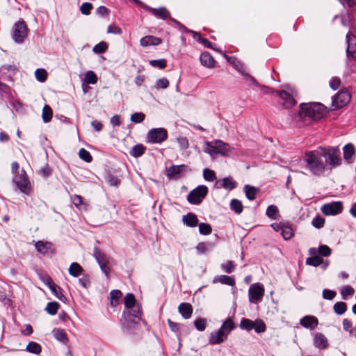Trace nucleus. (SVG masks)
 Returning a JSON list of instances; mask_svg holds the SVG:
<instances>
[{
	"label": "nucleus",
	"instance_id": "nucleus-1",
	"mask_svg": "<svg viewBox=\"0 0 356 356\" xmlns=\"http://www.w3.org/2000/svg\"><path fill=\"white\" fill-rule=\"evenodd\" d=\"M327 113V107L319 102L302 103L300 105V116L314 121L322 119Z\"/></svg>",
	"mask_w": 356,
	"mask_h": 356
},
{
	"label": "nucleus",
	"instance_id": "nucleus-2",
	"mask_svg": "<svg viewBox=\"0 0 356 356\" xmlns=\"http://www.w3.org/2000/svg\"><path fill=\"white\" fill-rule=\"evenodd\" d=\"M142 309L141 306L137 305L131 309L124 310L121 319V325L123 330H132L138 325L141 321Z\"/></svg>",
	"mask_w": 356,
	"mask_h": 356
},
{
	"label": "nucleus",
	"instance_id": "nucleus-3",
	"mask_svg": "<svg viewBox=\"0 0 356 356\" xmlns=\"http://www.w3.org/2000/svg\"><path fill=\"white\" fill-rule=\"evenodd\" d=\"M305 162L306 168L313 175L320 177L323 175L325 165L320 153L316 151L307 152Z\"/></svg>",
	"mask_w": 356,
	"mask_h": 356
},
{
	"label": "nucleus",
	"instance_id": "nucleus-4",
	"mask_svg": "<svg viewBox=\"0 0 356 356\" xmlns=\"http://www.w3.org/2000/svg\"><path fill=\"white\" fill-rule=\"evenodd\" d=\"M321 157L325 160L326 164L330 169L339 166L341 164V151L339 147H321Z\"/></svg>",
	"mask_w": 356,
	"mask_h": 356
},
{
	"label": "nucleus",
	"instance_id": "nucleus-5",
	"mask_svg": "<svg viewBox=\"0 0 356 356\" xmlns=\"http://www.w3.org/2000/svg\"><path fill=\"white\" fill-rule=\"evenodd\" d=\"M13 182L22 193L30 195L31 193V186L26 172L22 169L19 174L15 175L13 178Z\"/></svg>",
	"mask_w": 356,
	"mask_h": 356
},
{
	"label": "nucleus",
	"instance_id": "nucleus-6",
	"mask_svg": "<svg viewBox=\"0 0 356 356\" xmlns=\"http://www.w3.org/2000/svg\"><path fill=\"white\" fill-rule=\"evenodd\" d=\"M209 192L207 186L200 185L192 190L187 195L188 202L194 205H199L206 197Z\"/></svg>",
	"mask_w": 356,
	"mask_h": 356
},
{
	"label": "nucleus",
	"instance_id": "nucleus-7",
	"mask_svg": "<svg viewBox=\"0 0 356 356\" xmlns=\"http://www.w3.org/2000/svg\"><path fill=\"white\" fill-rule=\"evenodd\" d=\"M168 131L164 128H152L147 134V141L151 143L161 144L168 138Z\"/></svg>",
	"mask_w": 356,
	"mask_h": 356
},
{
	"label": "nucleus",
	"instance_id": "nucleus-8",
	"mask_svg": "<svg viewBox=\"0 0 356 356\" xmlns=\"http://www.w3.org/2000/svg\"><path fill=\"white\" fill-rule=\"evenodd\" d=\"M27 26L22 19L15 23L13 29V40L17 44H22L27 36Z\"/></svg>",
	"mask_w": 356,
	"mask_h": 356
},
{
	"label": "nucleus",
	"instance_id": "nucleus-9",
	"mask_svg": "<svg viewBox=\"0 0 356 356\" xmlns=\"http://www.w3.org/2000/svg\"><path fill=\"white\" fill-rule=\"evenodd\" d=\"M350 94L347 90H340L332 98V110H338L346 106L350 101Z\"/></svg>",
	"mask_w": 356,
	"mask_h": 356
},
{
	"label": "nucleus",
	"instance_id": "nucleus-10",
	"mask_svg": "<svg viewBox=\"0 0 356 356\" xmlns=\"http://www.w3.org/2000/svg\"><path fill=\"white\" fill-rule=\"evenodd\" d=\"M264 294V287L261 283L252 284L248 290L249 301L257 304L262 300Z\"/></svg>",
	"mask_w": 356,
	"mask_h": 356
},
{
	"label": "nucleus",
	"instance_id": "nucleus-11",
	"mask_svg": "<svg viewBox=\"0 0 356 356\" xmlns=\"http://www.w3.org/2000/svg\"><path fill=\"white\" fill-rule=\"evenodd\" d=\"M270 227L277 232H280L284 240H289L294 236V232L291 225L288 222H280L273 223Z\"/></svg>",
	"mask_w": 356,
	"mask_h": 356
},
{
	"label": "nucleus",
	"instance_id": "nucleus-12",
	"mask_svg": "<svg viewBox=\"0 0 356 356\" xmlns=\"http://www.w3.org/2000/svg\"><path fill=\"white\" fill-rule=\"evenodd\" d=\"M343 208L342 202L337 201L323 204L321 210L325 216H335L341 213Z\"/></svg>",
	"mask_w": 356,
	"mask_h": 356
},
{
	"label": "nucleus",
	"instance_id": "nucleus-13",
	"mask_svg": "<svg viewBox=\"0 0 356 356\" xmlns=\"http://www.w3.org/2000/svg\"><path fill=\"white\" fill-rule=\"evenodd\" d=\"M346 56L347 57H352L356 58V36L353 31H349L346 34Z\"/></svg>",
	"mask_w": 356,
	"mask_h": 356
},
{
	"label": "nucleus",
	"instance_id": "nucleus-14",
	"mask_svg": "<svg viewBox=\"0 0 356 356\" xmlns=\"http://www.w3.org/2000/svg\"><path fill=\"white\" fill-rule=\"evenodd\" d=\"M237 185V182L230 176L219 179L215 184L217 188H225L229 191L235 189Z\"/></svg>",
	"mask_w": 356,
	"mask_h": 356
},
{
	"label": "nucleus",
	"instance_id": "nucleus-15",
	"mask_svg": "<svg viewBox=\"0 0 356 356\" xmlns=\"http://www.w3.org/2000/svg\"><path fill=\"white\" fill-rule=\"evenodd\" d=\"M277 95L282 100V104L284 108L289 109L292 108L296 104V101L294 97L288 92L284 90L277 91Z\"/></svg>",
	"mask_w": 356,
	"mask_h": 356
},
{
	"label": "nucleus",
	"instance_id": "nucleus-16",
	"mask_svg": "<svg viewBox=\"0 0 356 356\" xmlns=\"http://www.w3.org/2000/svg\"><path fill=\"white\" fill-rule=\"evenodd\" d=\"M146 10L150 12L157 18L161 19L163 20H165L167 19L170 20V13L165 7L154 8L150 6H146Z\"/></svg>",
	"mask_w": 356,
	"mask_h": 356
},
{
	"label": "nucleus",
	"instance_id": "nucleus-17",
	"mask_svg": "<svg viewBox=\"0 0 356 356\" xmlns=\"http://www.w3.org/2000/svg\"><path fill=\"white\" fill-rule=\"evenodd\" d=\"M227 336L226 333H224V332L219 328L217 331L212 332L210 334L209 343L211 345L220 344L227 339Z\"/></svg>",
	"mask_w": 356,
	"mask_h": 356
},
{
	"label": "nucleus",
	"instance_id": "nucleus-18",
	"mask_svg": "<svg viewBox=\"0 0 356 356\" xmlns=\"http://www.w3.org/2000/svg\"><path fill=\"white\" fill-rule=\"evenodd\" d=\"M35 248L42 255L54 252V250L52 243L49 241H38L35 243Z\"/></svg>",
	"mask_w": 356,
	"mask_h": 356
},
{
	"label": "nucleus",
	"instance_id": "nucleus-19",
	"mask_svg": "<svg viewBox=\"0 0 356 356\" xmlns=\"http://www.w3.org/2000/svg\"><path fill=\"white\" fill-rule=\"evenodd\" d=\"M318 324V318L314 316H305L300 320V325L305 328L314 330Z\"/></svg>",
	"mask_w": 356,
	"mask_h": 356
},
{
	"label": "nucleus",
	"instance_id": "nucleus-20",
	"mask_svg": "<svg viewBox=\"0 0 356 356\" xmlns=\"http://www.w3.org/2000/svg\"><path fill=\"white\" fill-rule=\"evenodd\" d=\"M182 222L184 225L188 227H195L199 224V220L195 213L188 212L182 216Z\"/></svg>",
	"mask_w": 356,
	"mask_h": 356
},
{
	"label": "nucleus",
	"instance_id": "nucleus-21",
	"mask_svg": "<svg viewBox=\"0 0 356 356\" xmlns=\"http://www.w3.org/2000/svg\"><path fill=\"white\" fill-rule=\"evenodd\" d=\"M186 165L184 164L181 165H172L167 170L166 176L168 178L177 179V177L184 170Z\"/></svg>",
	"mask_w": 356,
	"mask_h": 356
},
{
	"label": "nucleus",
	"instance_id": "nucleus-22",
	"mask_svg": "<svg viewBox=\"0 0 356 356\" xmlns=\"http://www.w3.org/2000/svg\"><path fill=\"white\" fill-rule=\"evenodd\" d=\"M178 312L184 319H189L193 314V307L190 303L181 302L178 307Z\"/></svg>",
	"mask_w": 356,
	"mask_h": 356
},
{
	"label": "nucleus",
	"instance_id": "nucleus-23",
	"mask_svg": "<svg viewBox=\"0 0 356 356\" xmlns=\"http://www.w3.org/2000/svg\"><path fill=\"white\" fill-rule=\"evenodd\" d=\"M339 17L341 19V23L343 26L349 27V31H353L354 27V21L351 18L350 15L348 11L341 13L339 16H335L334 19Z\"/></svg>",
	"mask_w": 356,
	"mask_h": 356
},
{
	"label": "nucleus",
	"instance_id": "nucleus-24",
	"mask_svg": "<svg viewBox=\"0 0 356 356\" xmlns=\"http://www.w3.org/2000/svg\"><path fill=\"white\" fill-rule=\"evenodd\" d=\"M162 40L160 38L153 35H147L142 38L140 40V45L147 47L149 45L157 46L161 44Z\"/></svg>",
	"mask_w": 356,
	"mask_h": 356
},
{
	"label": "nucleus",
	"instance_id": "nucleus-25",
	"mask_svg": "<svg viewBox=\"0 0 356 356\" xmlns=\"http://www.w3.org/2000/svg\"><path fill=\"white\" fill-rule=\"evenodd\" d=\"M314 345L320 349H325L328 347V341L323 334L318 332L314 336Z\"/></svg>",
	"mask_w": 356,
	"mask_h": 356
},
{
	"label": "nucleus",
	"instance_id": "nucleus-26",
	"mask_svg": "<svg viewBox=\"0 0 356 356\" xmlns=\"http://www.w3.org/2000/svg\"><path fill=\"white\" fill-rule=\"evenodd\" d=\"M213 283H220L228 286H233L235 285V279L231 276L222 275H217L213 277Z\"/></svg>",
	"mask_w": 356,
	"mask_h": 356
},
{
	"label": "nucleus",
	"instance_id": "nucleus-27",
	"mask_svg": "<svg viewBox=\"0 0 356 356\" xmlns=\"http://www.w3.org/2000/svg\"><path fill=\"white\" fill-rule=\"evenodd\" d=\"M54 337L60 343L67 345L69 339L66 332L61 328H54L52 330Z\"/></svg>",
	"mask_w": 356,
	"mask_h": 356
},
{
	"label": "nucleus",
	"instance_id": "nucleus-28",
	"mask_svg": "<svg viewBox=\"0 0 356 356\" xmlns=\"http://www.w3.org/2000/svg\"><path fill=\"white\" fill-rule=\"evenodd\" d=\"M215 143L216 144L217 154L225 156L229 152L230 147L227 143H224L220 140H215Z\"/></svg>",
	"mask_w": 356,
	"mask_h": 356
},
{
	"label": "nucleus",
	"instance_id": "nucleus-29",
	"mask_svg": "<svg viewBox=\"0 0 356 356\" xmlns=\"http://www.w3.org/2000/svg\"><path fill=\"white\" fill-rule=\"evenodd\" d=\"M355 154V146L352 143H348L343 147V159L348 161Z\"/></svg>",
	"mask_w": 356,
	"mask_h": 356
},
{
	"label": "nucleus",
	"instance_id": "nucleus-30",
	"mask_svg": "<svg viewBox=\"0 0 356 356\" xmlns=\"http://www.w3.org/2000/svg\"><path fill=\"white\" fill-rule=\"evenodd\" d=\"M68 271L71 276L76 277L83 274V268L79 264L73 262L70 264Z\"/></svg>",
	"mask_w": 356,
	"mask_h": 356
},
{
	"label": "nucleus",
	"instance_id": "nucleus-31",
	"mask_svg": "<svg viewBox=\"0 0 356 356\" xmlns=\"http://www.w3.org/2000/svg\"><path fill=\"white\" fill-rule=\"evenodd\" d=\"M200 60L201 63L207 67H212L214 64V59L212 56L207 51L201 54Z\"/></svg>",
	"mask_w": 356,
	"mask_h": 356
},
{
	"label": "nucleus",
	"instance_id": "nucleus-32",
	"mask_svg": "<svg viewBox=\"0 0 356 356\" xmlns=\"http://www.w3.org/2000/svg\"><path fill=\"white\" fill-rule=\"evenodd\" d=\"M243 191L249 200H253L256 197L258 189L254 186L246 184L243 187Z\"/></svg>",
	"mask_w": 356,
	"mask_h": 356
},
{
	"label": "nucleus",
	"instance_id": "nucleus-33",
	"mask_svg": "<svg viewBox=\"0 0 356 356\" xmlns=\"http://www.w3.org/2000/svg\"><path fill=\"white\" fill-rule=\"evenodd\" d=\"M145 147L143 144H136L129 152V154L134 158H138L144 154Z\"/></svg>",
	"mask_w": 356,
	"mask_h": 356
},
{
	"label": "nucleus",
	"instance_id": "nucleus-34",
	"mask_svg": "<svg viewBox=\"0 0 356 356\" xmlns=\"http://www.w3.org/2000/svg\"><path fill=\"white\" fill-rule=\"evenodd\" d=\"M122 293L118 289L112 290L110 293L111 296V305L115 307L120 303V300L122 298Z\"/></svg>",
	"mask_w": 356,
	"mask_h": 356
},
{
	"label": "nucleus",
	"instance_id": "nucleus-35",
	"mask_svg": "<svg viewBox=\"0 0 356 356\" xmlns=\"http://www.w3.org/2000/svg\"><path fill=\"white\" fill-rule=\"evenodd\" d=\"M266 215L271 220H277L280 216L277 207L274 204L269 205L266 209Z\"/></svg>",
	"mask_w": 356,
	"mask_h": 356
},
{
	"label": "nucleus",
	"instance_id": "nucleus-36",
	"mask_svg": "<svg viewBox=\"0 0 356 356\" xmlns=\"http://www.w3.org/2000/svg\"><path fill=\"white\" fill-rule=\"evenodd\" d=\"M234 327V321L230 318H228L223 322L220 329L228 335Z\"/></svg>",
	"mask_w": 356,
	"mask_h": 356
},
{
	"label": "nucleus",
	"instance_id": "nucleus-37",
	"mask_svg": "<svg viewBox=\"0 0 356 356\" xmlns=\"http://www.w3.org/2000/svg\"><path fill=\"white\" fill-rule=\"evenodd\" d=\"M51 293L60 301L65 303L67 301V298L63 294L62 289L57 284H55L51 289H50Z\"/></svg>",
	"mask_w": 356,
	"mask_h": 356
},
{
	"label": "nucleus",
	"instance_id": "nucleus-38",
	"mask_svg": "<svg viewBox=\"0 0 356 356\" xmlns=\"http://www.w3.org/2000/svg\"><path fill=\"white\" fill-rule=\"evenodd\" d=\"M216 144L215 143V141L213 142H206L205 145L204 147V152L209 154L211 156H215L217 155L216 152Z\"/></svg>",
	"mask_w": 356,
	"mask_h": 356
},
{
	"label": "nucleus",
	"instance_id": "nucleus-39",
	"mask_svg": "<svg viewBox=\"0 0 356 356\" xmlns=\"http://www.w3.org/2000/svg\"><path fill=\"white\" fill-rule=\"evenodd\" d=\"M230 209L236 214H240L243 210V207L241 201L237 199H232L230 202Z\"/></svg>",
	"mask_w": 356,
	"mask_h": 356
},
{
	"label": "nucleus",
	"instance_id": "nucleus-40",
	"mask_svg": "<svg viewBox=\"0 0 356 356\" xmlns=\"http://www.w3.org/2000/svg\"><path fill=\"white\" fill-rule=\"evenodd\" d=\"M26 350L31 353L38 355L41 353L42 348L39 343L31 341L27 344Z\"/></svg>",
	"mask_w": 356,
	"mask_h": 356
},
{
	"label": "nucleus",
	"instance_id": "nucleus-41",
	"mask_svg": "<svg viewBox=\"0 0 356 356\" xmlns=\"http://www.w3.org/2000/svg\"><path fill=\"white\" fill-rule=\"evenodd\" d=\"M239 327L241 330H244L248 332H250L253 330L254 321H252L249 318H243L241 320Z\"/></svg>",
	"mask_w": 356,
	"mask_h": 356
},
{
	"label": "nucleus",
	"instance_id": "nucleus-42",
	"mask_svg": "<svg viewBox=\"0 0 356 356\" xmlns=\"http://www.w3.org/2000/svg\"><path fill=\"white\" fill-rule=\"evenodd\" d=\"M193 325L197 330L202 332L207 327V321L204 318L198 317L194 321Z\"/></svg>",
	"mask_w": 356,
	"mask_h": 356
},
{
	"label": "nucleus",
	"instance_id": "nucleus-43",
	"mask_svg": "<svg viewBox=\"0 0 356 356\" xmlns=\"http://www.w3.org/2000/svg\"><path fill=\"white\" fill-rule=\"evenodd\" d=\"M333 310L337 314L342 315L347 310V305L344 302H337L334 305Z\"/></svg>",
	"mask_w": 356,
	"mask_h": 356
},
{
	"label": "nucleus",
	"instance_id": "nucleus-44",
	"mask_svg": "<svg viewBox=\"0 0 356 356\" xmlns=\"http://www.w3.org/2000/svg\"><path fill=\"white\" fill-rule=\"evenodd\" d=\"M60 307L58 302L56 301L49 302L47 303L45 310L50 315H55L58 312V309Z\"/></svg>",
	"mask_w": 356,
	"mask_h": 356
},
{
	"label": "nucleus",
	"instance_id": "nucleus-45",
	"mask_svg": "<svg viewBox=\"0 0 356 356\" xmlns=\"http://www.w3.org/2000/svg\"><path fill=\"white\" fill-rule=\"evenodd\" d=\"M197 226L199 227V233L201 235L207 236L212 232V227L209 223L201 222Z\"/></svg>",
	"mask_w": 356,
	"mask_h": 356
},
{
	"label": "nucleus",
	"instance_id": "nucleus-46",
	"mask_svg": "<svg viewBox=\"0 0 356 356\" xmlns=\"http://www.w3.org/2000/svg\"><path fill=\"white\" fill-rule=\"evenodd\" d=\"M253 330L255 331L256 333L260 334L266 331V325L262 320L257 319L254 321Z\"/></svg>",
	"mask_w": 356,
	"mask_h": 356
},
{
	"label": "nucleus",
	"instance_id": "nucleus-47",
	"mask_svg": "<svg viewBox=\"0 0 356 356\" xmlns=\"http://www.w3.org/2000/svg\"><path fill=\"white\" fill-rule=\"evenodd\" d=\"M136 305V298L131 293H128L124 297V306L126 309H131Z\"/></svg>",
	"mask_w": 356,
	"mask_h": 356
},
{
	"label": "nucleus",
	"instance_id": "nucleus-48",
	"mask_svg": "<svg viewBox=\"0 0 356 356\" xmlns=\"http://www.w3.org/2000/svg\"><path fill=\"white\" fill-rule=\"evenodd\" d=\"M323 259L319 256L308 257L305 261L307 265L312 266L314 267L320 266L321 264H323Z\"/></svg>",
	"mask_w": 356,
	"mask_h": 356
},
{
	"label": "nucleus",
	"instance_id": "nucleus-49",
	"mask_svg": "<svg viewBox=\"0 0 356 356\" xmlns=\"http://www.w3.org/2000/svg\"><path fill=\"white\" fill-rule=\"evenodd\" d=\"M52 110L48 105H45L42 109V120L44 122L47 123L51 121L52 118Z\"/></svg>",
	"mask_w": 356,
	"mask_h": 356
},
{
	"label": "nucleus",
	"instance_id": "nucleus-50",
	"mask_svg": "<svg viewBox=\"0 0 356 356\" xmlns=\"http://www.w3.org/2000/svg\"><path fill=\"white\" fill-rule=\"evenodd\" d=\"M108 49V44L106 42L102 41L95 44L92 48V51L95 54H99L104 53Z\"/></svg>",
	"mask_w": 356,
	"mask_h": 356
},
{
	"label": "nucleus",
	"instance_id": "nucleus-51",
	"mask_svg": "<svg viewBox=\"0 0 356 356\" xmlns=\"http://www.w3.org/2000/svg\"><path fill=\"white\" fill-rule=\"evenodd\" d=\"M84 80L88 84H95L98 79L97 74L93 71L89 70L86 72Z\"/></svg>",
	"mask_w": 356,
	"mask_h": 356
},
{
	"label": "nucleus",
	"instance_id": "nucleus-52",
	"mask_svg": "<svg viewBox=\"0 0 356 356\" xmlns=\"http://www.w3.org/2000/svg\"><path fill=\"white\" fill-rule=\"evenodd\" d=\"M93 257H95L97 264L105 262L107 261L105 254L102 253L97 247L94 248Z\"/></svg>",
	"mask_w": 356,
	"mask_h": 356
},
{
	"label": "nucleus",
	"instance_id": "nucleus-53",
	"mask_svg": "<svg viewBox=\"0 0 356 356\" xmlns=\"http://www.w3.org/2000/svg\"><path fill=\"white\" fill-rule=\"evenodd\" d=\"M149 63L151 66L158 67L160 70H163L167 66V61L164 58L151 60L149 61Z\"/></svg>",
	"mask_w": 356,
	"mask_h": 356
},
{
	"label": "nucleus",
	"instance_id": "nucleus-54",
	"mask_svg": "<svg viewBox=\"0 0 356 356\" xmlns=\"http://www.w3.org/2000/svg\"><path fill=\"white\" fill-rule=\"evenodd\" d=\"M325 221L324 218L320 215H317L312 219V225L316 229H321L324 226Z\"/></svg>",
	"mask_w": 356,
	"mask_h": 356
},
{
	"label": "nucleus",
	"instance_id": "nucleus-55",
	"mask_svg": "<svg viewBox=\"0 0 356 356\" xmlns=\"http://www.w3.org/2000/svg\"><path fill=\"white\" fill-rule=\"evenodd\" d=\"M236 265L233 261L228 260L225 263L222 264L220 267L223 271L227 273H232L235 269Z\"/></svg>",
	"mask_w": 356,
	"mask_h": 356
},
{
	"label": "nucleus",
	"instance_id": "nucleus-56",
	"mask_svg": "<svg viewBox=\"0 0 356 356\" xmlns=\"http://www.w3.org/2000/svg\"><path fill=\"white\" fill-rule=\"evenodd\" d=\"M35 76L38 81L44 82L47 79V72L44 69L38 68L35 72Z\"/></svg>",
	"mask_w": 356,
	"mask_h": 356
},
{
	"label": "nucleus",
	"instance_id": "nucleus-57",
	"mask_svg": "<svg viewBox=\"0 0 356 356\" xmlns=\"http://www.w3.org/2000/svg\"><path fill=\"white\" fill-rule=\"evenodd\" d=\"M79 155L81 159L83 161L90 163L92 161V156L90 153L84 148H81L79 150Z\"/></svg>",
	"mask_w": 356,
	"mask_h": 356
},
{
	"label": "nucleus",
	"instance_id": "nucleus-58",
	"mask_svg": "<svg viewBox=\"0 0 356 356\" xmlns=\"http://www.w3.org/2000/svg\"><path fill=\"white\" fill-rule=\"evenodd\" d=\"M170 85V82L167 78L163 77L156 81L155 88L156 89H165Z\"/></svg>",
	"mask_w": 356,
	"mask_h": 356
},
{
	"label": "nucleus",
	"instance_id": "nucleus-59",
	"mask_svg": "<svg viewBox=\"0 0 356 356\" xmlns=\"http://www.w3.org/2000/svg\"><path fill=\"white\" fill-rule=\"evenodd\" d=\"M203 177L206 181H213L216 179V173L213 170L206 168L203 171Z\"/></svg>",
	"mask_w": 356,
	"mask_h": 356
},
{
	"label": "nucleus",
	"instance_id": "nucleus-60",
	"mask_svg": "<svg viewBox=\"0 0 356 356\" xmlns=\"http://www.w3.org/2000/svg\"><path fill=\"white\" fill-rule=\"evenodd\" d=\"M243 76L250 87L254 88L259 86V83L257 80L248 72H245Z\"/></svg>",
	"mask_w": 356,
	"mask_h": 356
},
{
	"label": "nucleus",
	"instance_id": "nucleus-61",
	"mask_svg": "<svg viewBox=\"0 0 356 356\" xmlns=\"http://www.w3.org/2000/svg\"><path fill=\"white\" fill-rule=\"evenodd\" d=\"M207 246H211V244L209 243H206L204 242L198 243L195 247L197 254H205L208 250Z\"/></svg>",
	"mask_w": 356,
	"mask_h": 356
},
{
	"label": "nucleus",
	"instance_id": "nucleus-62",
	"mask_svg": "<svg viewBox=\"0 0 356 356\" xmlns=\"http://www.w3.org/2000/svg\"><path fill=\"white\" fill-rule=\"evenodd\" d=\"M145 118V115L142 112L134 113L131 115V121L134 123H140Z\"/></svg>",
	"mask_w": 356,
	"mask_h": 356
},
{
	"label": "nucleus",
	"instance_id": "nucleus-63",
	"mask_svg": "<svg viewBox=\"0 0 356 356\" xmlns=\"http://www.w3.org/2000/svg\"><path fill=\"white\" fill-rule=\"evenodd\" d=\"M177 141L181 149H186L189 147V142L187 137L179 136L177 138Z\"/></svg>",
	"mask_w": 356,
	"mask_h": 356
},
{
	"label": "nucleus",
	"instance_id": "nucleus-64",
	"mask_svg": "<svg viewBox=\"0 0 356 356\" xmlns=\"http://www.w3.org/2000/svg\"><path fill=\"white\" fill-rule=\"evenodd\" d=\"M318 252L321 256L328 257L331 254L332 250L327 245H321L318 248Z\"/></svg>",
	"mask_w": 356,
	"mask_h": 356
}]
</instances>
